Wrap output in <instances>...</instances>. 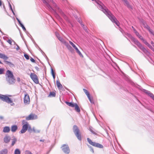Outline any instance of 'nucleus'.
<instances>
[{"label": "nucleus", "instance_id": "f257e3e1", "mask_svg": "<svg viewBox=\"0 0 154 154\" xmlns=\"http://www.w3.org/2000/svg\"><path fill=\"white\" fill-rule=\"evenodd\" d=\"M91 0L95 2L98 4V5L97 6L98 8L102 11L112 22L115 23L117 26H119V21L117 20L115 17L106 8L102 2L99 0Z\"/></svg>", "mask_w": 154, "mask_h": 154}, {"label": "nucleus", "instance_id": "f03ea898", "mask_svg": "<svg viewBox=\"0 0 154 154\" xmlns=\"http://www.w3.org/2000/svg\"><path fill=\"white\" fill-rule=\"evenodd\" d=\"M45 6L49 10L51 11H55V9L52 7L53 6V8L55 7L56 9H58V7L57 6L56 4L53 0H42Z\"/></svg>", "mask_w": 154, "mask_h": 154}, {"label": "nucleus", "instance_id": "7ed1b4c3", "mask_svg": "<svg viewBox=\"0 0 154 154\" xmlns=\"http://www.w3.org/2000/svg\"><path fill=\"white\" fill-rule=\"evenodd\" d=\"M6 80L10 85L14 84L15 82L13 73L11 71L8 70L5 74Z\"/></svg>", "mask_w": 154, "mask_h": 154}, {"label": "nucleus", "instance_id": "20e7f679", "mask_svg": "<svg viewBox=\"0 0 154 154\" xmlns=\"http://www.w3.org/2000/svg\"><path fill=\"white\" fill-rule=\"evenodd\" d=\"M128 35L131 38V40L145 54L147 55H148L150 53L137 40L132 37L129 34H128Z\"/></svg>", "mask_w": 154, "mask_h": 154}, {"label": "nucleus", "instance_id": "39448f33", "mask_svg": "<svg viewBox=\"0 0 154 154\" xmlns=\"http://www.w3.org/2000/svg\"><path fill=\"white\" fill-rule=\"evenodd\" d=\"M0 99L3 101L10 104L11 106H13L14 105V103L13 102V101L11 99L6 95L0 94Z\"/></svg>", "mask_w": 154, "mask_h": 154}, {"label": "nucleus", "instance_id": "423d86ee", "mask_svg": "<svg viewBox=\"0 0 154 154\" xmlns=\"http://www.w3.org/2000/svg\"><path fill=\"white\" fill-rule=\"evenodd\" d=\"M73 131L77 137L80 140H82L81 135L80 133L78 127L75 125H74L73 127Z\"/></svg>", "mask_w": 154, "mask_h": 154}, {"label": "nucleus", "instance_id": "0eeeda50", "mask_svg": "<svg viewBox=\"0 0 154 154\" xmlns=\"http://www.w3.org/2000/svg\"><path fill=\"white\" fill-rule=\"evenodd\" d=\"M22 123L23 125L22 128L20 131V132L22 134H23L25 133L28 129L29 124L25 120L22 121Z\"/></svg>", "mask_w": 154, "mask_h": 154}, {"label": "nucleus", "instance_id": "6e6552de", "mask_svg": "<svg viewBox=\"0 0 154 154\" xmlns=\"http://www.w3.org/2000/svg\"><path fill=\"white\" fill-rule=\"evenodd\" d=\"M87 140L88 143L91 145L100 148H103V146L102 145L99 143L92 141L89 138H87Z\"/></svg>", "mask_w": 154, "mask_h": 154}, {"label": "nucleus", "instance_id": "1a4fd4ad", "mask_svg": "<svg viewBox=\"0 0 154 154\" xmlns=\"http://www.w3.org/2000/svg\"><path fill=\"white\" fill-rule=\"evenodd\" d=\"M138 88L141 91L149 96L154 100V95L152 93H151L149 91L143 89L140 86H139Z\"/></svg>", "mask_w": 154, "mask_h": 154}, {"label": "nucleus", "instance_id": "9d476101", "mask_svg": "<svg viewBox=\"0 0 154 154\" xmlns=\"http://www.w3.org/2000/svg\"><path fill=\"white\" fill-rule=\"evenodd\" d=\"M63 151L66 154H68L70 152V149L68 146L63 144L61 147Z\"/></svg>", "mask_w": 154, "mask_h": 154}, {"label": "nucleus", "instance_id": "9b49d317", "mask_svg": "<svg viewBox=\"0 0 154 154\" xmlns=\"http://www.w3.org/2000/svg\"><path fill=\"white\" fill-rule=\"evenodd\" d=\"M31 79L36 84L38 83V80L37 75L34 73H31L30 75Z\"/></svg>", "mask_w": 154, "mask_h": 154}, {"label": "nucleus", "instance_id": "f8f14e48", "mask_svg": "<svg viewBox=\"0 0 154 154\" xmlns=\"http://www.w3.org/2000/svg\"><path fill=\"white\" fill-rule=\"evenodd\" d=\"M30 99L29 95L27 93L25 94L24 95V103L26 104H28L29 103Z\"/></svg>", "mask_w": 154, "mask_h": 154}, {"label": "nucleus", "instance_id": "ddd939ff", "mask_svg": "<svg viewBox=\"0 0 154 154\" xmlns=\"http://www.w3.org/2000/svg\"><path fill=\"white\" fill-rule=\"evenodd\" d=\"M11 137L10 136L8 135H6L4 138V141L6 143H9Z\"/></svg>", "mask_w": 154, "mask_h": 154}, {"label": "nucleus", "instance_id": "4468645a", "mask_svg": "<svg viewBox=\"0 0 154 154\" xmlns=\"http://www.w3.org/2000/svg\"><path fill=\"white\" fill-rule=\"evenodd\" d=\"M56 84L58 88L59 89L62 90V89L63 88L62 85L60 83V82L59 80H57Z\"/></svg>", "mask_w": 154, "mask_h": 154}, {"label": "nucleus", "instance_id": "2eb2a0df", "mask_svg": "<svg viewBox=\"0 0 154 154\" xmlns=\"http://www.w3.org/2000/svg\"><path fill=\"white\" fill-rule=\"evenodd\" d=\"M12 138V143L11 146H13L17 142V139L14 136H13Z\"/></svg>", "mask_w": 154, "mask_h": 154}, {"label": "nucleus", "instance_id": "dca6fc26", "mask_svg": "<svg viewBox=\"0 0 154 154\" xmlns=\"http://www.w3.org/2000/svg\"><path fill=\"white\" fill-rule=\"evenodd\" d=\"M18 128L17 126L16 125H13L11 126V130L13 132H16Z\"/></svg>", "mask_w": 154, "mask_h": 154}, {"label": "nucleus", "instance_id": "f3484780", "mask_svg": "<svg viewBox=\"0 0 154 154\" xmlns=\"http://www.w3.org/2000/svg\"><path fill=\"white\" fill-rule=\"evenodd\" d=\"M34 119V115L30 114L28 116L26 117V119L27 120H33Z\"/></svg>", "mask_w": 154, "mask_h": 154}, {"label": "nucleus", "instance_id": "a211bd4d", "mask_svg": "<svg viewBox=\"0 0 154 154\" xmlns=\"http://www.w3.org/2000/svg\"><path fill=\"white\" fill-rule=\"evenodd\" d=\"M67 48L71 52L73 51V49L69 45L68 42L65 45Z\"/></svg>", "mask_w": 154, "mask_h": 154}, {"label": "nucleus", "instance_id": "6ab92c4d", "mask_svg": "<svg viewBox=\"0 0 154 154\" xmlns=\"http://www.w3.org/2000/svg\"><path fill=\"white\" fill-rule=\"evenodd\" d=\"M58 40L62 43L65 45L68 42H66L63 38L62 37H60L58 38Z\"/></svg>", "mask_w": 154, "mask_h": 154}, {"label": "nucleus", "instance_id": "aec40b11", "mask_svg": "<svg viewBox=\"0 0 154 154\" xmlns=\"http://www.w3.org/2000/svg\"><path fill=\"white\" fill-rule=\"evenodd\" d=\"M58 40L62 43L65 45L68 42H66L63 38L62 37H60L58 38Z\"/></svg>", "mask_w": 154, "mask_h": 154}, {"label": "nucleus", "instance_id": "412c9836", "mask_svg": "<svg viewBox=\"0 0 154 154\" xmlns=\"http://www.w3.org/2000/svg\"><path fill=\"white\" fill-rule=\"evenodd\" d=\"M58 40L62 43L65 45L68 42H66L63 38L62 37H60L58 38Z\"/></svg>", "mask_w": 154, "mask_h": 154}, {"label": "nucleus", "instance_id": "4be33fe9", "mask_svg": "<svg viewBox=\"0 0 154 154\" xmlns=\"http://www.w3.org/2000/svg\"><path fill=\"white\" fill-rule=\"evenodd\" d=\"M58 40L62 43L65 45L68 42H66L63 38L62 37H60L58 38Z\"/></svg>", "mask_w": 154, "mask_h": 154}, {"label": "nucleus", "instance_id": "5701e85b", "mask_svg": "<svg viewBox=\"0 0 154 154\" xmlns=\"http://www.w3.org/2000/svg\"><path fill=\"white\" fill-rule=\"evenodd\" d=\"M58 40L62 43L65 45L68 42H66L63 38L62 37H60L58 38Z\"/></svg>", "mask_w": 154, "mask_h": 154}, {"label": "nucleus", "instance_id": "b1692460", "mask_svg": "<svg viewBox=\"0 0 154 154\" xmlns=\"http://www.w3.org/2000/svg\"><path fill=\"white\" fill-rule=\"evenodd\" d=\"M0 58L3 59L5 60H7L8 58L5 55L2 53H0Z\"/></svg>", "mask_w": 154, "mask_h": 154}, {"label": "nucleus", "instance_id": "393cba45", "mask_svg": "<svg viewBox=\"0 0 154 154\" xmlns=\"http://www.w3.org/2000/svg\"><path fill=\"white\" fill-rule=\"evenodd\" d=\"M10 131V128L9 127L5 126L3 128V131L4 133H8Z\"/></svg>", "mask_w": 154, "mask_h": 154}, {"label": "nucleus", "instance_id": "a878e982", "mask_svg": "<svg viewBox=\"0 0 154 154\" xmlns=\"http://www.w3.org/2000/svg\"><path fill=\"white\" fill-rule=\"evenodd\" d=\"M8 150L7 149H4L0 151V154H7Z\"/></svg>", "mask_w": 154, "mask_h": 154}, {"label": "nucleus", "instance_id": "bb28decb", "mask_svg": "<svg viewBox=\"0 0 154 154\" xmlns=\"http://www.w3.org/2000/svg\"><path fill=\"white\" fill-rule=\"evenodd\" d=\"M125 3L124 5H125L127 7L129 8H131V6L130 5L129 2L127 0H124L123 1Z\"/></svg>", "mask_w": 154, "mask_h": 154}, {"label": "nucleus", "instance_id": "cd10ccee", "mask_svg": "<svg viewBox=\"0 0 154 154\" xmlns=\"http://www.w3.org/2000/svg\"><path fill=\"white\" fill-rule=\"evenodd\" d=\"M4 62L5 63L8 64L9 66L11 67H13L14 66V64L11 62L6 60H5Z\"/></svg>", "mask_w": 154, "mask_h": 154}, {"label": "nucleus", "instance_id": "c85d7f7f", "mask_svg": "<svg viewBox=\"0 0 154 154\" xmlns=\"http://www.w3.org/2000/svg\"><path fill=\"white\" fill-rule=\"evenodd\" d=\"M74 49L75 50L77 53H78V54L81 57H83L82 54V53H81L80 51L79 50V49L77 48V47H76Z\"/></svg>", "mask_w": 154, "mask_h": 154}, {"label": "nucleus", "instance_id": "c756f323", "mask_svg": "<svg viewBox=\"0 0 154 154\" xmlns=\"http://www.w3.org/2000/svg\"><path fill=\"white\" fill-rule=\"evenodd\" d=\"M78 21L81 24L83 28L87 32V27L85 26L82 23V22L79 20H78Z\"/></svg>", "mask_w": 154, "mask_h": 154}, {"label": "nucleus", "instance_id": "7c9ffc66", "mask_svg": "<svg viewBox=\"0 0 154 154\" xmlns=\"http://www.w3.org/2000/svg\"><path fill=\"white\" fill-rule=\"evenodd\" d=\"M75 110L78 112H79L80 111V109L79 106L77 104L75 107Z\"/></svg>", "mask_w": 154, "mask_h": 154}, {"label": "nucleus", "instance_id": "2f4dec72", "mask_svg": "<svg viewBox=\"0 0 154 154\" xmlns=\"http://www.w3.org/2000/svg\"><path fill=\"white\" fill-rule=\"evenodd\" d=\"M56 95V93L54 92H51L49 94V96L50 97H54Z\"/></svg>", "mask_w": 154, "mask_h": 154}, {"label": "nucleus", "instance_id": "473e14b6", "mask_svg": "<svg viewBox=\"0 0 154 154\" xmlns=\"http://www.w3.org/2000/svg\"><path fill=\"white\" fill-rule=\"evenodd\" d=\"M20 151L19 149H16L14 151V154H20Z\"/></svg>", "mask_w": 154, "mask_h": 154}, {"label": "nucleus", "instance_id": "72a5a7b5", "mask_svg": "<svg viewBox=\"0 0 154 154\" xmlns=\"http://www.w3.org/2000/svg\"><path fill=\"white\" fill-rule=\"evenodd\" d=\"M83 91L85 93L87 97H88L90 96V94L88 91L85 89H83Z\"/></svg>", "mask_w": 154, "mask_h": 154}, {"label": "nucleus", "instance_id": "f704fd0d", "mask_svg": "<svg viewBox=\"0 0 154 154\" xmlns=\"http://www.w3.org/2000/svg\"><path fill=\"white\" fill-rule=\"evenodd\" d=\"M89 130L93 134L97 135V134L93 130V128L91 127H90L89 128Z\"/></svg>", "mask_w": 154, "mask_h": 154}, {"label": "nucleus", "instance_id": "c9c22d12", "mask_svg": "<svg viewBox=\"0 0 154 154\" xmlns=\"http://www.w3.org/2000/svg\"><path fill=\"white\" fill-rule=\"evenodd\" d=\"M32 130L34 133H39L40 132V131L39 130H36L34 127L32 128Z\"/></svg>", "mask_w": 154, "mask_h": 154}, {"label": "nucleus", "instance_id": "e433bc0d", "mask_svg": "<svg viewBox=\"0 0 154 154\" xmlns=\"http://www.w3.org/2000/svg\"><path fill=\"white\" fill-rule=\"evenodd\" d=\"M69 43L74 48L76 47V46L71 41H69Z\"/></svg>", "mask_w": 154, "mask_h": 154}, {"label": "nucleus", "instance_id": "4c0bfd02", "mask_svg": "<svg viewBox=\"0 0 154 154\" xmlns=\"http://www.w3.org/2000/svg\"><path fill=\"white\" fill-rule=\"evenodd\" d=\"M28 131L30 132L31 131H32V130L31 128V127L30 125H29V127L28 128Z\"/></svg>", "mask_w": 154, "mask_h": 154}, {"label": "nucleus", "instance_id": "58836bf2", "mask_svg": "<svg viewBox=\"0 0 154 154\" xmlns=\"http://www.w3.org/2000/svg\"><path fill=\"white\" fill-rule=\"evenodd\" d=\"M88 97V98L89 99V101H90V102L91 103H92V104H94V102L93 101V100L90 97V96H89Z\"/></svg>", "mask_w": 154, "mask_h": 154}, {"label": "nucleus", "instance_id": "ea45409f", "mask_svg": "<svg viewBox=\"0 0 154 154\" xmlns=\"http://www.w3.org/2000/svg\"><path fill=\"white\" fill-rule=\"evenodd\" d=\"M24 57L27 59L28 60L29 59V56L27 54H24Z\"/></svg>", "mask_w": 154, "mask_h": 154}, {"label": "nucleus", "instance_id": "a19ab883", "mask_svg": "<svg viewBox=\"0 0 154 154\" xmlns=\"http://www.w3.org/2000/svg\"><path fill=\"white\" fill-rule=\"evenodd\" d=\"M77 104L75 103H72L70 107H75V106Z\"/></svg>", "mask_w": 154, "mask_h": 154}, {"label": "nucleus", "instance_id": "79ce46f5", "mask_svg": "<svg viewBox=\"0 0 154 154\" xmlns=\"http://www.w3.org/2000/svg\"><path fill=\"white\" fill-rule=\"evenodd\" d=\"M20 25L22 27L23 30L24 31H25L26 30V29L25 28V27L22 24H20Z\"/></svg>", "mask_w": 154, "mask_h": 154}, {"label": "nucleus", "instance_id": "37998d69", "mask_svg": "<svg viewBox=\"0 0 154 154\" xmlns=\"http://www.w3.org/2000/svg\"><path fill=\"white\" fill-rule=\"evenodd\" d=\"M72 102H66V103L69 106H71Z\"/></svg>", "mask_w": 154, "mask_h": 154}, {"label": "nucleus", "instance_id": "c03bdc74", "mask_svg": "<svg viewBox=\"0 0 154 154\" xmlns=\"http://www.w3.org/2000/svg\"><path fill=\"white\" fill-rule=\"evenodd\" d=\"M88 147L90 148L91 149V151L93 152V153H94V150L93 149V148H92L91 146H89V145H88Z\"/></svg>", "mask_w": 154, "mask_h": 154}, {"label": "nucleus", "instance_id": "a18cd8bd", "mask_svg": "<svg viewBox=\"0 0 154 154\" xmlns=\"http://www.w3.org/2000/svg\"><path fill=\"white\" fill-rule=\"evenodd\" d=\"M142 41L146 45L149 44V43L144 39Z\"/></svg>", "mask_w": 154, "mask_h": 154}, {"label": "nucleus", "instance_id": "49530a36", "mask_svg": "<svg viewBox=\"0 0 154 154\" xmlns=\"http://www.w3.org/2000/svg\"><path fill=\"white\" fill-rule=\"evenodd\" d=\"M4 71V69L2 68H0V74H2L3 73Z\"/></svg>", "mask_w": 154, "mask_h": 154}, {"label": "nucleus", "instance_id": "de8ad7c7", "mask_svg": "<svg viewBox=\"0 0 154 154\" xmlns=\"http://www.w3.org/2000/svg\"><path fill=\"white\" fill-rule=\"evenodd\" d=\"M25 154H32L31 152L29 151H26L25 152Z\"/></svg>", "mask_w": 154, "mask_h": 154}, {"label": "nucleus", "instance_id": "09e8293b", "mask_svg": "<svg viewBox=\"0 0 154 154\" xmlns=\"http://www.w3.org/2000/svg\"><path fill=\"white\" fill-rule=\"evenodd\" d=\"M148 31L151 34L154 35V32H153L152 31V30L151 29H150Z\"/></svg>", "mask_w": 154, "mask_h": 154}, {"label": "nucleus", "instance_id": "8fccbe9b", "mask_svg": "<svg viewBox=\"0 0 154 154\" xmlns=\"http://www.w3.org/2000/svg\"><path fill=\"white\" fill-rule=\"evenodd\" d=\"M55 35L57 37V38H58L59 37H60L59 34L57 32H55Z\"/></svg>", "mask_w": 154, "mask_h": 154}, {"label": "nucleus", "instance_id": "3c124183", "mask_svg": "<svg viewBox=\"0 0 154 154\" xmlns=\"http://www.w3.org/2000/svg\"><path fill=\"white\" fill-rule=\"evenodd\" d=\"M138 37L142 41L144 39L140 35L138 36Z\"/></svg>", "mask_w": 154, "mask_h": 154}, {"label": "nucleus", "instance_id": "603ef678", "mask_svg": "<svg viewBox=\"0 0 154 154\" xmlns=\"http://www.w3.org/2000/svg\"><path fill=\"white\" fill-rule=\"evenodd\" d=\"M30 60L31 62L33 63L35 62V60L32 58L31 57L30 59Z\"/></svg>", "mask_w": 154, "mask_h": 154}, {"label": "nucleus", "instance_id": "864d4df0", "mask_svg": "<svg viewBox=\"0 0 154 154\" xmlns=\"http://www.w3.org/2000/svg\"><path fill=\"white\" fill-rule=\"evenodd\" d=\"M7 42L10 45H11L12 42L11 40L9 39L7 41Z\"/></svg>", "mask_w": 154, "mask_h": 154}, {"label": "nucleus", "instance_id": "5fc2aeb1", "mask_svg": "<svg viewBox=\"0 0 154 154\" xmlns=\"http://www.w3.org/2000/svg\"><path fill=\"white\" fill-rule=\"evenodd\" d=\"M147 46L150 49L152 48V47L149 44Z\"/></svg>", "mask_w": 154, "mask_h": 154}, {"label": "nucleus", "instance_id": "6e6d98bb", "mask_svg": "<svg viewBox=\"0 0 154 154\" xmlns=\"http://www.w3.org/2000/svg\"><path fill=\"white\" fill-rule=\"evenodd\" d=\"M35 69L37 70V71H39V68L38 66H35Z\"/></svg>", "mask_w": 154, "mask_h": 154}, {"label": "nucleus", "instance_id": "4d7b16f0", "mask_svg": "<svg viewBox=\"0 0 154 154\" xmlns=\"http://www.w3.org/2000/svg\"><path fill=\"white\" fill-rule=\"evenodd\" d=\"M146 28L149 30V29H150V27L148 26V25H146Z\"/></svg>", "mask_w": 154, "mask_h": 154}, {"label": "nucleus", "instance_id": "13d9d810", "mask_svg": "<svg viewBox=\"0 0 154 154\" xmlns=\"http://www.w3.org/2000/svg\"><path fill=\"white\" fill-rule=\"evenodd\" d=\"M51 73L52 74H54V72L52 68L51 69Z\"/></svg>", "mask_w": 154, "mask_h": 154}, {"label": "nucleus", "instance_id": "bf43d9fd", "mask_svg": "<svg viewBox=\"0 0 154 154\" xmlns=\"http://www.w3.org/2000/svg\"><path fill=\"white\" fill-rule=\"evenodd\" d=\"M9 6L10 7V8L11 10H12V9H13L12 8L11 6L10 3H9Z\"/></svg>", "mask_w": 154, "mask_h": 154}, {"label": "nucleus", "instance_id": "052dcab7", "mask_svg": "<svg viewBox=\"0 0 154 154\" xmlns=\"http://www.w3.org/2000/svg\"><path fill=\"white\" fill-rule=\"evenodd\" d=\"M20 79L19 77H17V80L18 82H20Z\"/></svg>", "mask_w": 154, "mask_h": 154}, {"label": "nucleus", "instance_id": "680f3d73", "mask_svg": "<svg viewBox=\"0 0 154 154\" xmlns=\"http://www.w3.org/2000/svg\"><path fill=\"white\" fill-rule=\"evenodd\" d=\"M19 24H20H20H22V23H21V22H20V20L19 19L18 20H17Z\"/></svg>", "mask_w": 154, "mask_h": 154}, {"label": "nucleus", "instance_id": "e2e57ef3", "mask_svg": "<svg viewBox=\"0 0 154 154\" xmlns=\"http://www.w3.org/2000/svg\"><path fill=\"white\" fill-rule=\"evenodd\" d=\"M19 24H20H20H22V23H21V22H20V20L19 19L18 20H17Z\"/></svg>", "mask_w": 154, "mask_h": 154}, {"label": "nucleus", "instance_id": "0e129e2a", "mask_svg": "<svg viewBox=\"0 0 154 154\" xmlns=\"http://www.w3.org/2000/svg\"><path fill=\"white\" fill-rule=\"evenodd\" d=\"M19 24H20H20H22V23H21V22H20V20L19 19L18 20H17Z\"/></svg>", "mask_w": 154, "mask_h": 154}, {"label": "nucleus", "instance_id": "69168bd1", "mask_svg": "<svg viewBox=\"0 0 154 154\" xmlns=\"http://www.w3.org/2000/svg\"><path fill=\"white\" fill-rule=\"evenodd\" d=\"M135 34L137 37L140 35V34H139V33L138 32H136V33Z\"/></svg>", "mask_w": 154, "mask_h": 154}, {"label": "nucleus", "instance_id": "338daca9", "mask_svg": "<svg viewBox=\"0 0 154 154\" xmlns=\"http://www.w3.org/2000/svg\"><path fill=\"white\" fill-rule=\"evenodd\" d=\"M39 50L42 53H44L42 51L41 49V48H39Z\"/></svg>", "mask_w": 154, "mask_h": 154}, {"label": "nucleus", "instance_id": "774afa93", "mask_svg": "<svg viewBox=\"0 0 154 154\" xmlns=\"http://www.w3.org/2000/svg\"><path fill=\"white\" fill-rule=\"evenodd\" d=\"M52 76H53V77L54 79L55 78V74H53L52 75Z\"/></svg>", "mask_w": 154, "mask_h": 154}]
</instances>
